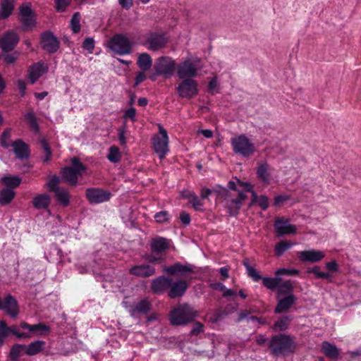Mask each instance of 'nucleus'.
<instances>
[{
    "mask_svg": "<svg viewBox=\"0 0 361 361\" xmlns=\"http://www.w3.org/2000/svg\"><path fill=\"white\" fill-rule=\"evenodd\" d=\"M71 164L72 166L70 167L78 176H81L82 172L87 171V166L78 157H74L71 159Z\"/></svg>",
    "mask_w": 361,
    "mask_h": 361,
    "instance_id": "79ce46f5",
    "label": "nucleus"
},
{
    "mask_svg": "<svg viewBox=\"0 0 361 361\" xmlns=\"http://www.w3.org/2000/svg\"><path fill=\"white\" fill-rule=\"evenodd\" d=\"M274 231L278 236L285 235L295 234L297 232V228L295 225L290 224L289 219L283 217H276L274 221Z\"/></svg>",
    "mask_w": 361,
    "mask_h": 361,
    "instance_id": "4468645a",
    "label": "nucleus"
},
{
    "mask_svg": "<svg viewBox=\"0 0 361 361\" xmlns=\"http://www.w3.org/2000/svg\"><path fill=\"white\" fill-rule=\"evenodd\" d=\"M198 316V311L192 305L188 302H178L171 308L167 319L170 325L174 327H184L192 324V328L188 334V336L192 338L198 336L204 331V324L196 321Z\"/></svg>",
    "mask_w": 361,
    "mask_h": 361,
    "instance_id": "f257e3e1",
    "label": "nucleus"
},
{
    "mask_svg": "<svg viewBox=\"0 0 361 361\" xmlns=\"http://www.w3.org/2000/svg\"><path fill=\"white\" fill-rule=\"evenodd\" d=\"M261 280L267 288L271 290H278L277 285H276L273 277L263 276Z\"/></svg>",
    "mask_w": 361,
    "mask_h": 361,
    "instance_id": "13d9d810",
    "label": "nucleus"
},
{
    "mask_svg": "<svg viewBox=\"0 0 361 361\" xmlns=\"http://www.w3.org/2000/svg\"><path fill=\"white\" fill-rule=\"evenodd\" d=\"M176 71L179 79L194 78L198 73L195 63L190 58H186L176 65Z\"/></svg>",
    "mask_w": 361,
    "mask_h": 361,
    "instance_id": "9b49d317",
    "label": "nucleus"
},
{
    "mask_svg": "<svg viewBox=\"0 0 361 361\" xmlns=\"http://www.w3.org/2000/svg\"><path fill=\"white\" fill-rule=\"evenodd\" d=\"M78 176L70 166H64L61 169V178L70 185H75L78 183Z\"/></svg>",
    "mask_w": 361,
    "mask_h": 361,
    "instance_id": "bb28decb",
    "label": "nucleus"
},
{
    "mask_svg": "<svg viewBox=\"0 0 361 361\" xmlns=\"http://www.w3.org/2000/svg\"><path fill=\"white\" fill-rule=\"evenodd\" d=\"M269 165L267 162H262L256 169L257 177L264 183H270V173L268 172Z\"/></svg>",
    "mask_w": 361,
    "mask_h": 361,
    "instance_id": "c85d7f7f",
    "label": "nucleus"
},
{
    "mask_svg": "<svg viewBox=\"0 0 361 361\" xmlns=\"http://www.w3.org/2000/svg\"><path fill=\"white\" fill-rule=\"evenodd\" d=\"M300 273L299 270L296 269H287V268H281L276 271V275H283V276H296Z\"/></svg>",
    "mask_w": 361,
    "mask_h": 361,
    "instance_id": "5fc2aeb1",
    "label": "nucleus"
},
{
    "mask_svg": "<svg viewBox=\"0 0 361 361\" xmlns=\"http://www.w3.org/2000/svg\"><path fill=\"white\" fill-rule=\"evenodd\" d=\"M172 279L159 276L152 281L151 290L154 293H163L171 286Z\"/></svg>",
    "mask_w": 361,
    "mask_h": 361,
    "instance_id": "f3484780",
    "label": "nucleus"
},
{
    "mask_svg": "<svg viewBox=\"0 0 361 361\" xmlns=\"http://www.w3.org/2000/svg\"><path fill=\"white\" fill-rule=\"evenodd\" d=\"M227 317L228 313H226V310L224 309L217 310L211 317V321L213 323H219Z\"/></svg>",
    "mask_w": 361,
    "mask_h": 361,
    "instance_id": "603ef678",
    "label": "nucleus"
},
{
    "mask_svg": "<svg viewBox=\"0 0 361 361\" xmlns=\"http://www.w3.org/2000/svg\"><path fill=\"white\" fill-rule=\"evenodd\" d=\"M94 39L93 37H86L82 42V48L86 49L89 53H92L94 49Z\"/></svg>",
    "mask_w": 361,
    "mask_h": 361,
    "instance_id": "bf43d9fd",
    "label": "nucleus"
},
{
    "mask_svg": "<svg viewBox=\"0 0 361 361\" xmlns=\"http://www.w3.org/2000/svg\"><path fill=\"white\" fill-rule=\"evenodd\" d=\"M257 204L263 211H265L268 209L269 205V199L266 195H261L259 196Z\"/></svg>",
    "mask_w": 361,
    "mask_h": 361,
    "instance_id": "69168bd1",
    "label": "nucleus"
},
{
    "mask_svg": "<svg viewBox=\"0 0 361 361\" xmlns=\"http://www.w3.org/2000/svg\"><path fill=\"white\" fill-rule=\"evenodd\" d=\"M294 243L288 241L281 240L275 246V253L278 257H281L287 250L290 248Z\"/></svg>",
    "mask_w": 361,
    "mask_h": 361,
    "instance_id": "c03bdc74",
    "label": "nucleus"
},
{
    "mask_svg": "<svg viewBox=\"0 0 361 361\" xmlns=\"http://www.w3.org/2000/svg\"><path fill=\"white\" fill-rule=\"evenodd\" d=\"M20 22L25 29H31L36 25L35 16L22 18Z\"/></svg>",
    "mask_w": 361,
    "mask_h": 361,
    "instance_id": "6e6d98bb",
    "label": "nucleus"
},
{
    "mask_svg": "<svg viewBox=\"0 0 361 361\" xmlns=\"http://www.w3.org/2000/svg\"><path fill=\"white\" fill-rule=\"evenodd\" d=\"M25 345L20 343L13 344L10 349L8 358L11 361H18L21 355L22 350H25Z\"/></svg>",
    "mask_w": 361,
    "mask_h": 361,
    "instance_id": "4c0bfd02",
    "label": "nucleus"
},
{
    "mask_svg": "<svg viewBox=\"0 0 361 361\" xmlns=\"http://www.w3.org/2000/svg\"><path fill=\"white\" fill-rule=\"evenodd\" d=\"M280 295H294L293 285L290 280H286L281 283V285L279 288L276 298H279Z\"/></svg>",
    "mask_w": 361,
    "mask_h": 361,
    "instance_id": "ea45409f",
    "label": "nucleus"
},
{
    "mask_svg": "<svg viewBox=\"0 0 361 361\" xmlns=\"http://www.w3.org/2000/svg\"><path fill=\"white\" fill-rule=\"evenodd\" d=\"M137 64L141 70L147 71L152 66V59L148 53H141L138 56Z\"/></svg>",
    "mask_w": 361,
    "mask_h": 361,
    "instance_id": "473e14b6",
    "label": "nucleus"
},
{
    "mask_svg": "<svg viewBox=\"0 0 361 361\" xmlns=\"http://www.w3.org/2000/svg\"><path fill=\"white\" fill-rule=\"evenodd\" d=\"M194 267V265L188 262L185 264L176 262L171 266L165 267L163 271L169 276H186L189 274L195 272Z\"/></svg>",
    "mask_w": 361,
    "mask_h": 361,
    "instance_id": "f8f14e48",
    "label": "nucleus"
},
{
    "mask_svg": "<svg viewBox=\"0 0 361 361\" xmlns=\"http://www.w3.org/2000/svg\"><path fill=\"white\" fill-rule=\"evenodd\" d=\"M108 47L119 56L130 54L133 51V43L122 33L113 35L108 42Z\"/></svg>",
    "mask_w": 361,
    "mask_h": 361,
    "instance_id": "7ed1b4c3",
    "label": "nucleus"
},
{
    "mask_svg": "<svg viewBox=\"0 0 361 361\" xmlns=\"http://www.w3.org/2000/svg\"><path fill=\"white\" fill-rule=\"evenodd\" d=\"M155 221L158 224H164L170 221L171 216L167 211H161L154 215Z\"/></svg>",
    "mask_w": 361,
    "mask_h": 361,
    "instance_id": "49530a36",
    "label": "nucleus"
},
{
    "mask_svg": "<svg viewBox=\"0 0 361 361\" xmlns=\"http://www.w3.org/2000/svg\"><path fill=\"white\" fill-rule=\"evenodd\" d=\"M19 37L13 30L6 32L0 39L2 52L8 53L13 51L18 44Z\"/></svg>",
    "mask_w": 361,
    "mask_h": 361,
    "instance_id": "2eb2a0df",
    "label": "nucleus"
},
{
    "mask_svg": "<svg viewBox=\"0 0 361 361\" xmlns=\"http://www.w3.org/2000/svg\"><path fill=\"white\" fill-rule=\"evenodd\" d=\"M11 128H6L1 133V145L4 149H8L11 145V144L7 142V140H8L11 137Z\"/></svg>",
    "mask_w": 361,
    "mask_h": 361,
    "instance_id": "3c124183",
    "label": "nucleus"
},
{
    "mask_svg": "<svg viewBox=\"0 0 361 361\" xmlns=\"http://www.w3.org/2000/svg\"><path fill=\"white\" fill-rule=\"evenodd\" d=\"M1 181L6 185V188H13L20 185L22 178L19 176H4L1 178Z\"/></svg>",
    "mask_w": 361,
    "mask_h": 361,
    "instance_id": "e433bc0d",
    "label": "nucleus"
},
{
    "mask_svg": "<svg viewBox=\"0 0 361 361\" xmlns=\"http://www.w3.org/2000/svg\"><path fill=\"white\" fill-rule=\"evenodd\" d=\"M168 38L165 32H150L145 42L142 44L152 51H157L166 47Z\"/></svg>",
    "mask_w": 361,
    "mask_h": 361,
    "instance_id": "6e6552de",
    "label": "nucleus"
},
{
    "mask_svg": "<svg viewBox=\"0 0 361 361\" xmlns=\"http://www.w3.org/2000/svg\"><path fill=\"white\" fill-rule=\"evenodd\" d=\"M106 157L111 163L116 164L119 162L121 160V152L119 149L116 146H111L109 148V152Z\"/></svg>",
    "mask_w": 361,
    "mask_h": 361,
    "instance_id": "a18cd8bd",
    "label": "nucleus"
},
{
    "mask_svg": "<svg viewBox=\"0 0 361 361\" xmlns=\"http://www.w3.org/2000/svg\"><path fill=\"white\" fill-rule=\"evenodd\" d=\"M225 201L224 207L226 209V212L229 216L235 217L239 214L241 207L240 205L233 203L232 199L228 198Z\"/></svg>",
    "mask_w": 361,
    "mask_h": 361,
    "instance_id": "58836bf2",
    "label": "nucleus"
},
{
    "mask_svg": "<svg viewBox=\"0 0 361 361\" xmlns=\"http://www.w3.org/2000/svg\"><path fill=\"white\" fill-rule=\"evenodd\" d=\"M20 326L23 329H27L30 331H44V332H49L51 328L49 326L46 325L44 323L39 322L36 324H29L25 322H22L20 324Z\"/></svg>",
    "mask_w": 361,
    "mask_h": 361,
    "instance_id": "c9c22d12",
    "label": "nucleus"
},
{
    "mask_svg": "<svg viewBox=\"0 0 361 361\" xmlns=\"http://www.w3.org/2000/svg\"><path fill=\"white\" fill-rule=\"evenodd\" d=\"M247 274L255 282H258L263 277L253 267L249 268L248 271H247Z\"/></svg>",
    "mask_w": 361,
    "mask_h": 361,
    "instance_id": "0e129e2a",
    "label": "nucleus"
},
{
    "mask_svg": "<svg viewBox=\"0 0 361 361\" xmlns=\"http://www.w3.org/2000/svg\"><path fill=\"white\" fill-rule=\"evenodd\" d=\"M16 196L14 190L10 188H5L0 190V204L6 206L9 204Z\"/></svg>",
    "mask_w": 361,
    "mask_h": 361,
    "instance_id": "2f4dec72",
    "label": "nucleus"
},
{
    "mask_svg": "<svg viewBox=\"0 0 361 361\" xmlns=\"http://www.w3.org/2000/svg\"><path fill=\"white\" fill-rule=\"evenodd\" d=\"M25 119L28 122L30 126L35 132H39V124L37 121L35 114L32 112H27L25 116Z\"/></svg>",
    "mask_w": 361,
    "mask_h": 361,
    "instance_id": "de8ad7c7",
    "label": "nucleus"
},
{
    "mask_svg": "<svg viewBox=\"0 0 361 361\" xmlns=\"http://www.w3.org/2000/svg\"><path fill=\"white\" fill-rule=\"evenodd\" d=\"M80 18L81 16L79 12H75L71 17L70 27L74 34H77L80 31Z\"/></svg>",
    "mask_w": 361,
    "mask_h": 361,
    "instance_id": "37998d69",
    "label": "nucleus"
},
{
    "mask_svg": "<svg viewBox=\"0 0 361 361\" xmlns=\"http://www.w3.org/2000/svg\"><path fill=\"white\" fill-rule=\"evenodd\" d=\"M293 318L291 315H283L280 317L274 324L273 330L280 333L286 331L290 326Z\"/></svg>",
    "mask_w": 361,
    "mask_h": 361,
    "instance_id": "cd10ccee",
    "label": "nucleus"
},
{
    "mask_svg": "<svg viewBox=\"0 0 361 361\" xmlns=\"http://www.w3.org/2000/svg\"><path fill=\"white\" fill-rule=\"evenodd\" d=\"M156 272L155 268L149 264H140L133 266L129 269V273L131 275L147 278L154 275Z\"/></svg>",
    "mask_w": 361,
    "mask_h": 361,
    "instance_id": "aec40b11",
    "label": "nucleus"
},
{
    "mask_svg": "<svg viewBox=\"0 0 361 361\" xmlns=\"http://www.w3.org/2000/svg\"><path fill=\"white\" fill-rule=\"evenodd\" d=\"M151 307V303L146 298H144L137 303L132 305L129 312L132 317H135L139 315L147 314L150 312Z\"/></svg>",
    "mask_w": 361,
    "mask_h": 361,
    "instance_id": "4be33fe9",
    "label": "nucleus"
},
{
    "mask_svg": "<svg viewBox=\"0 0 361 361\" xmlns=\"http://www.w3.org/2000/svg\"><path fill=\"white\" fill-rule=\"evenodd\" d=\"M160 135H156L152 138L154 152L159 155V159H163L169 152V137L166 130L160 124H158Z\"/></svg>",
    "mask_w": 361,
    "mask_h": 361,
    "instance_id": "39448f33",
    "label": "nucleus"
},
{
    "mask_svg": "<svg viewBox=\"0 0 361 361\" xmlns=\"http://www.w3.org/2000/svg\"><path fill=\"white\" fill-rule=\"evenodd\" d=\"M13 152L19 159H25L30 157V150L28 145L20 139H17L11 143Z\"/></svg>",
    "mask_w": 361,
    "mask_h": 361,
    "instance_id": "412c9836",
    "label": "nucleus"
},
{
    "mask_svg": "<svg viewBox=\"0 0 361 361\" xmlns=\"http://www.w3.org/2000/svg\"><path fill=\"white\" fill-rule=\"evenodd\" d=\"M39 144L45 152V157L43 161L44 162H48L50 160L51 157L52 155L51 147L47 140L44 138H42L39 140Z\"/></svg>",
    "mask_w": 361,
    "mask_h": 361,
    "instance_id": "09e8293b",
    "label": "nucleus"
},
{
    "mask_svg": "<svg viewBox=\"0 0 361 361\" xmlns=\"http://www.w3.org/2000/svg\"><path fill=\"white\" fill-rule=\"evenodd\" d=\"M231 143L233 152L244 157H250L255 152L254 144L243 134L233 137Z\"/></svg>",
    "mask_w": 361,
    "mask_h": 361,
    "instance_id": "20e7f679",
    "label": "nucleus"
},
{
    "mask_svg": "<svg viewBox=\"0 0 361 361\" xmlns=\"http://www.w3.org/2000/svg\"><path fill=\"white\" fill-rule=\"evenodd\" d=\"M212 192L216 199H220L223 201L230 198L231 195L228 188L220 184H215L212 186Z\"/></svg>",
    "mask_w": 361,
    "mask_h": 361,
    "instance_id": "72a5a7b5",
    "label": "nucleus"
},
{
    "mask_svg": "<svg viewBox=\"0 0 361 361\" xmlns=\"http://www.w3.org/2000/svg\"><path fill=\"white\" fill-rule=\"evenodd\" d=\"M112 193L100 188H87L85 190V197L90 204H98L108 202Z\"/></svg>",
    "mask_w": 361,
    "mask_h": 361,
    "instance_id": "9d476101",
    "label": "nucleus"
},
{
    "mask_svg": "<svg viewBox=\"0 0 361 361\" xmlns=\"http://www.w3.org/2000/svg\"><path fill=\"white\" fill-rule=\"evenodd\" d=\"M307 273L313 274L314 275L315 279H326L329 282L333 281L332 275L328 272L321 271L320 267L317 265L307 268Z\"/></svg>",
    "mask_w": 361,
    "mask_h": 361,
    "instance_id": "f704fd0d",
    "label": "nucleus"
},
{
    "mask_svg": "<svg viewBox=\"0 0 361 361\" xmlns=\"http://www.w3.org/2000/svg\"><path fill=\"white\" fill-rule=\"evenodd\" d=\"M20 15L22 18L30 17L35 16V11L32 9L30 4L27 5H23L19 8Z\"/></svg>",
    "mask_w": 361,
    "mask_h": 361,
    "instance_id": "864d4df0",
    "label": "nucleus"
},
{
    "mask_svg": "<svg viewBox=\"0 0 361 361\" xmlns=\"http://www.w3.org/2000/svg\"><path fill=\"white\" fill-rule=\"evenodd\" d=\"M188 287V283L184 280H172L168 291V296L171 299L181 298L186 292Z\"/></svg>",
    "mask_w": 361,
    "mask_h": 361,
    "instance_id": "dca6fc26",
    "label": "nucleus"
},
{
    "mask_svg": "<svg viewBox=\"0 0 361 361\" xmlns=\"http://www.w3.org/2000/svg\"><path fill=\"white\" fill-rule=\"evenodd\" d=\"M19 53L18 51H15L12 54L4 53V61L6 64H12L16 62L17 59L18 58Z\"/></svg>",
    "mask_w": 361,
    "mask_h": 361,
    "instance_id": "052dcab7",
    "label": "nucleus"
},
{
    "mask_svg": "<svg viewBox=\"0 0 361 361\" xmlns=\"http://www.w3.org/2000/svg\"><path fill=\"white\" fill-rule=\"evenodd\" d=\"M268 348L274 357H285L295 353L297 343L290 335L279 333L271 337Z\"/></svg>",
    "mask_w": 361,
    "mask_h": 361,
    "instance_id": "f03ea898",
    "label": "nucleus"
},
{
    "mask_svg": "<svg viewBox=\"0 0 361 361\" xmlns=\"http://www.w3.org/2000/svg\"><path fill=\"white\" fill-rule=\"evenodd\" d=\"M72 0H54L55 8L58 12H64Z\"/></svg>",
    "mask_w": 361,
    "mask_h": 361,
    "instance_id": "4d7b16f0",
    "label": "nucleus"
},
{
    "mask_svg": "<svg viewBox=\"0 0 361 361\" xmlns=\"http://www.w3.org/2000/svg\"><path fill=\"white\" fill-rule=\"evenodd\" d=\"M14 9V0H1L0 9V19L8 18Z\"/></svg>",
    "mask_w": 361,
    "mask_h": 361,
    "instance_id": "c756f323",
    "label": "nucleus"
},
{
    "mask_svg": "<svg viewBox=\"0 0 361 361\" xmlns=\"http://www.w3.org/2000/svg\"><path fill=\"white\" fill-rule=\"evenodd\" d=\"M322 352L326 357L331 360H336L339 356V350L336 345L328 341H324L322 343Z\"/></svg>",
    "mask_w": 361,
    "mask_h": 361,
    "instance_id": "7c9ffc66",
    "label": "nucleus"
},
{
    "mask_svg": "<svg viewBox=\"0 0 361 361\" xmlns=\"http://www.w3.org/2000/svg\"><path fill=\"white\" fill-rule=\"evenodd\" d=\"M0 330L2 331V334L4 335H6L7 337L10 334H13L16 336L18 331V327L16 325L8 326L4 320H1Z\"/></svg>",
    "mask_w": 361,
    "mask_h": 361,
    "instance_id": "a19ab883",
    "label": "nucleus"
},
{
    "mask_svg": "<svg viewBox=\"0 0 361 361\" xmlns=\"http://www.w3.org/2000/svg\"><path fill=\"white\" fill-rule=\"evenodd\" d=\"M298 257L302 262L317 263L320 262L325 255L321 250L311 249L299 252Z\"/></svg>",
    "mask_w": 361,
    "mask_h": 361,
    "instance_id": "6ab92c4d",
    "label": "nucleus"
},
{
    "mask_svg": "<svg viewBox=\"0 0 361 361\" xmlns=\"http://www.w3.org/2000/svg\"><path fill=\"white\" fill-rule=\"evenodd\" d=\"M59 178L56 175H53L47 183V188L50 192H54L61 188L59 185Z\"/></svg>",
    "mask_w": 361,
    "mask_h": 361,
    "instance_id": "8fccbe9b",
    "label": "nucleus"
},
{
    "mask_svg": "<svg viewBox=\"0 0 361 361\" xmlns=\"http://www.w3.org/2000/svg\"><path fill=\"white\" fill-rule=\"evenodd\" d=\"M153 66L166 79L172 77L176 68V61L168 56H159L155 60Z\"/></svg>",
    "mask_w": 361,
    "mask_h": 361,
    "instance_id": "0eeeda50",
    "label": "nucleus"
},
{
    "mask_svg": "<svg viewBox=\"0 0 361 361\" xmlns=\"http://www.w3.org/2000/svg\"><path fill=\"white\" fill-rule=\"evenodd\" d=\"M124 119L129 118L132 122H135L136 119V109L131 106L126 109L123 115Z\"/></svg>",
    "mask_w": 361,
    "mask_h": 361,
    "instance_id": "680f3d73",
    "label": "nucleus"
},
{
    "mask_svg": "<svg viewBox=\"0 0 361 361\" xmlns=\"http://www.w3.org/2000/svg\"><path fill=\"white\" fill-rule=\"evenodd\" d=\"M51 203V198L46 193L39 194L32 200V205L37 209H47Z\"/></svg>",
    "mask_w": 361,
    "mask_h": 361,
    "instance_id": "393cba45",
    "label": "nucleus"
},
{
    "mask_svg": "<svg viewBox=\"0 0 361 361\" xmlns=\"http://www.w3.org/2000/svg\"><path fill=\"white\" fill-rule=\"evenodd\" d=\"M0 310H4L13 319L16 318L20 312L18 300L12 295H6L0 302Z\"/></svg>",
    "mask_w": 361,
    "mask_h": 361,
    "instance_id": "ddd939ff",
    "label": "nucleus"
},
{
    "mask_svg": "<svg viewBox=\"0 0 361 361\" xmlns=\"http://www.w3.org/2000/svg\"><path fill=\"white\" fill-rule=\"evenodd\" d=\"M46 345V342L42 340H36L27 345H25V353L28 356H33L42 352Z\"/></svg>",
    "mask_w": 361,
    "mask_h": 361,
    "instance_id": "5701e85b",
    "label": "nucleus"
},
{
    "mask_svg": "<svg viewBox=\"0 0 361 361\" xmlns=\"http://www.w3.org/2000/svg\"><path fill=\"white\" fill-rule=\"evenodd\" d=\"M278 302L274 308L275 314H281L288 312L295 304L297 297L295 295H284L282 298H277Z\"/></svg>",
    "mask_w": 361,
    "mask_h": 361,
    "instance_id": "a211bd4d",
    "label": "nucleus"
},
{
    "mask_svg": "<svg viewBox=\"0 0 361 361\" xmlns=\"http://www.w3.org/2000/svg\"><path fill=\"white\" fill-rule=\"evenodd\" d=\"M169 240L164 237H157L152 239L151 248L154 252H161L169 249Z\"/></svg>",
    "mask_w": 361,
    "mask_h": 361,
    "instance_id": "a878e982",
    "label": "nucleus"
},
{
    "mask_svg": "<svg viewBox=\"0 0 361 361\" xmlns=\"http://www.w3.org/2000/svg\"><path fill=\"white\" fill-rule=\"evenodd\" d=\"M30 70L35 73L40 74V76H42L43 73H46L47 68L44 66L43 63L37 62L32 65Z\"/></svg>",
    "mask_w": 361,
    "mask_h": 361,
    "instance_id": "e2e57ef3",
    "label": "nucleus"
},
{
    "mask_svg": "<svg viewBox=\"0 0 361 361\" xmlns=\"http://www.w3.org/2000/svg\"><path fill=\"white\" fill-rule=\"evenodd\" d=\"M181 82L176 87L179 97L192 99L199 93L198 83L194 78L181 79Z\"/></svg>",
    "mask_w": 361,
    "mask_h": 361,
    "instance_id": "423d86ee",
    "label": "nucleus"
},
{
    "mask_svg": "<svg viewBox=\"0 0 361 361\" xmlns=\"http://www.w3.org/2000/svg\"><path fill=\"white\" fill-rule=\"evenodd\" d=\"M40 45L47 54H53L59 50L60 42L53 32L47 30L41 34Z\"/></svg>",
    "mask_w": 361,
    "mask_h": 361,
    "instance_id": "1a4fd4ad",
    "label": "nucleus"
},
{
    "mask_svg": "<svg viewBox=\"0 0 361 361\" xmlns=\"http://www.w3.org/2000/svg\"><path fill=\"white\" fill-rule=\"evenodd\" d=\"M54 199L59 206L66 208L68 207L71 202L70 193L65 189L61 188L54 192Z\"/></svg>",
    "mask_w": 361,
    "mask_h": 361,
    "instance_id": "b1692460",
    "label": "nucleus"
},
{
    "mask_svg": "<svg viewBox=\"0 0 361 361\" xmlns=\"http://www.w3.org/2000/svg\"><path fill=\"white\" fill-rule=\"evenodd\" d=\"M238 193V196L236 198H233L232 199V202L233 203L235 204H238V205H240V207H242L243 205V202L247 199V195L245 193V191L244 190H239L237 191Z\"/></svg>",
    "mask_w": 361,
    "mask_h": 361,
    "instance_id": "774afa93",
    "label": "nucleus"
},
{
    "mask_svg": "<svg viewBox=\"0 0 361 361\" xmlns=\"http://www.w3.org/2000/svg\"><path fill=\"white\" fill-rule=\"evenodd\" d=\"M192 199L191 203L193 209L195 211H203V203L199 200L198 197L195 195V193H192Z\"/></svg>",
    "mask_w": 361,
    "mask_h": 361,
    "instance_id": "338daca9",
    "label": "nucleus"
}]
</instances>
